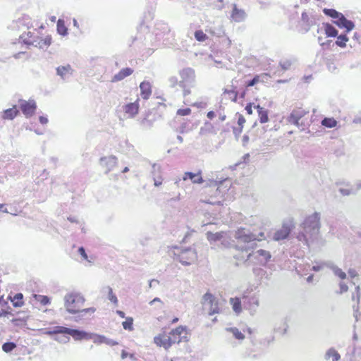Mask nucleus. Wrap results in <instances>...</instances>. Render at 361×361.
<instances>
[{"instance_id": "nucleus-1", "label": "nucleus", "mask_w": 361, "mask_h": 361, "mask_svg": "<svg viewBox=\"0 0 361 361\" xmlns=\"http://www.w3.org/2000/svg\"><path fill=\"white\" fill-rule=\"evenodd\" d=\"M233 240L226 239L223 237L221 244L228 248H233L241 253L238 255L247 253L250 250L257 247L256 240L257 237L250 229L240 227L233 233Z\"/></svg>"}, {"instance_id": "nucleus-2", "label": "nucleus", "mask_w": 361, "mask_h": 361, "mask_svg": "<svg viewBox=\"0 0 361 361\" xmlns=\"http://www.w3.org/2000/svg\"><path fill=\"white\" fill-rule=\"evenodd\" d=\"M319 221L320 214L319 212H314L306 217L300 225L301 230L296 236L297 239L307 244L309 240L315 238L320 228Z\"/></svg>"}, {"instance_id": "nucleus-3", "label": "nucleus", "mask_w": 361, "mask_h": 361, "mask_svg": "<svg viewBox=\"0 0 361 361\" xmlns=\"http://www.w3.org/2000/svg\"><path fill=\"white\" fill-rule=\"evenodd\" d=\"M255 249L250 250L246 255H235L234 257L244 262L248 261L252 262L255 264H259L262 266H266L271 258V253L265 250L259 249L257 251H254Z\"/></svg>"}, {"instance_id": "nucleus-4", "label": "nucleus", "mask_w": 361, "mask_h": 361, "mask_svg": "<svg viewBox=\"0 0 361 361\" xmlns=\"http://www.w3.org/2000/svg\"><path fill=\"white\" fill-rule=\"evenodd\" d=\"M173 258L184 266H188L197 259V254L194 247H175Z\"/></svg>"}, {"instance_id": "nucleus-5", "label": "nucleus", "mask_w": 361, "mask_h": 361, "mask_svg": "<svg viewBox=\"0 0 361 361\" xmlns=\"http://www.w3.org/2000/svg\"><path fill=\"white\" fill-rule=\"evenodd\" d=\"M155 37L159 45L167 46L172 44L173 34L169 26L164 23H159L155 26Z\"/></svg>"}, {"instance_id": "nucleus-6", "label": "nucleus", "mask_w": 361, "mask_h": 361, "mask_svg": "<svg viewBox=\"0 0 361 361\" xmlns=\"http://www.w3.org/2000/svg\"><path fill=\"white\" fill-rule=\"evenodd\" d=\"M84 302V298L77 293H68L64 297V306L66 311L71 314H76L79 312V308Z\"/></svg>"}, {"instance_id": "nucleus-7", "label": "nucleus", "mask_w": 361, "mask_h": 361, "mask_svg": "<svg viewBox=\"0 0 361 361\" xmlns=\"http://www.w3.org/2000/svg\"><path fill=\"white\" fill-rule=\"evenodd\" d=\"M189 332L186 326H179L173 329L168 335L171 340V347L175 343H188L190 341Z\"/></svg>"}, {"instance_id": "nucleus-8", "label": "nucleus", "mask_w": 361, "mask_h": 361, "mask_svg": "<svg viewBox=\"0 0 361 361\" xmlns=\"http://www.w3.org/2000/svg\"><path fill=\"white\" fill-rule=\"evenodd\" d=\"M307 113L308 111L301 107L295 108L292 110L289 116H287L286 121L298 128H300V126H302V122H300V120Z\"/></svg>"}, {"instance_id": "nucleus-9", "label": "nucleus", "mask_w": 361, "mask_h": 361, "mask_svg": "<svg viewBox=\"0 0 361 361\" xmlns=\"http://www.w3.org/2000/svg\"><path fill=\"white\" fill-rule=\"evenodd\" d=\"M179 74L181 78V80L179 81V86H194L195 75L192 68H183L180 71Z\"/></svg>"}, {"instance_id": "nucleus-10", "label": "nucleus", "mask_w": 361, "mask_h": 361, "mask_svg": "<svg viewBox=\"0 0 361 361\" xmlns=\"http://www.w3.org/2000/svg\"><path fill=\"white\" fill-rule=\"evenodd\" d=\"M20 108L22 113L25 116L26 118L31 117L35 112L37 109L36 102L34 100H20Z\"/></svg>"}, {"instance_id": "nucleus-11", "label": "nucleus", "mask_w": 361, "mask_h": 361, "mask_svg": "<svg viewBox=\"0 0 361 361\" xmlns=\"http://www.w3.org/2000/svg\"><path fill=\"white\" fill-rule=\"evenodd\" d=\"M118 159L114 155L102 157L99 159L100 165L106 169L105 173H108L114 169L117 164Z\"/></svg>"}, {"instance_id": "nucleus-12", "label": "nucleus", "mask_w": 361, "mask_h": 361, "mask_svg": "<svg viewBox=\"0 0 361 361\" xmlns=\"http://www.w3.org/2000/svg\"><path fill=\"white\" fill-rule=\"evenodd\" d=\"M154 343L157 346L164 348L166 350H169L171 348V340L169 339L168 335L165 332L154 336Z\"/></svg>"}, {"instance_id": "nucleus-13", "label": "nucleus", "mask_w": 361, "mask_h": 361, "mask_svg": "<svg viewBox=\"0 0 361 361\" xmlns=\"http://www.w3.org/2000/svg\"><path fill=\"white\" fill-rule=\"evenodd\" d=\"M90 332L78 329L69 328L68 334L71 336L75 341L90 340Z\"/></svg>"}, {"instance_id": "nucleus-14", "label": "nucleus", "mask_w": 361, "mask_h": 361, "mask_svg": "<svg viewBox=\"0 0 361 361\" xmlns=\"http://www.w3.org/2000/svg\"><path fill=\"white\" fill-rule=\"evenodd\" d=\"M139 99L134 102H130L125 104L123 106V110L128 115L130 118H134L139 112Z\"/></svg>"}, {"instance_id": "nucleus-15", "label": "nucleus", "mask_w": 361, "mask_h": 361, "mask_svg": "<svg viewBox=\"0 0 361 361\" xmlns=\"http://www.w3.org/2000/svg\"><path fill=\"white\" fill-rule=\"evenodd\" d=\"M231 17L235 22L240 23L246 19L247 14L243 9L238 8L236 4H233Z\"/></svg>"}, {"instance_id": "nucleus-16", "label": "nucleus", "mask_w": 361, "mask_h": 361, "mask_svg": "<svg viewBox=\"0 0 361 361\" xmlns=\"http://www.w3.org/2000/svg\"><path fill=\"white\" fill-rule=\"evenodd\" d=\"M190 180L193 183L201 184L204 182V180L201 176V171H199L197 173H193L187 171L184 173L183 180Z\"/></svg>"}, {"instance_id": "nucleus-17", "label": "nucleus", "mask_w": 361, "mask_h": 361, "mask_svg": "<svg viewBox=\"0 0 361 361\" xmlns=\"http://www.w3.org/2000/svg\"><path fill=\"white\" fill-rule=\"evenodd\" d=\"M140 96L143 99H148L152 94V85L148 81H142L140 84Z\"/></svg>"}, {"instance_id": "nucleus-18", "label": "nucleus", "mask_w": 361, "mask_h": 361, "mask_svg": "<svg viewBox=\"0 0 361 361\" xmlns=\"http://www.w3.org/2000/svg\"><path fill=\"white\" fill-rule=\"evenodd\" d=\"M133 69L130 67L122 68L118 73L115 74L111 79L112 82L121 81L133 73Z\"/></svg>"}, {"instance_id": "nucleus-19", "label": "nucleus", "mask_w": 361, "mask_h": 361, "mask_svg": "<svg viewBox=\"0 0 361 361\" xmlns=\"http://www.w3.org/2000/svg\"><path fill=\"white\" fill-rule=\"evenodd\" d=\"M290 233V228L289 226L283 225L281 229L276 231L274 234V240L279 241L288 238Z\"/></svg>"}, {"instance_id": "nucleus-20", "label": "nucleus", "mask_w": 361, "mask_h": 361, "mask_svg": "<svg viewBox=\"0 0 361 361\" xmlns=\"http://www.w3.org/2000/svg\"><path fill=\"white\" fill-rule=\"evenodd\" d=\"M68 327H66L63 326H55L48 329L45 332V334L53 337L56 336V335L59 336L60 334H68Z\"/></svg>"}, {"instance_id": "nucleus-21", "label": "nucleus", "mask_w": 361, "mask_h": 361, "mask_svg": "<svg viewBox=\"0 0 361 361\" xmlns=\"http://www.w3.org/2000/svg\"><path fill=\"white\" fill-rule=\"evenodd\" d=\"M35 40H37V42L34 44V47H38L40 49H47L51 44V37L50 35L46 36L44 39L37 37Z\"/></svg>"}, {"instance_id": "nucleus-22", "label": "nucleus", "mask_w": 361, "mask_h": 361, "mask_svg": "<svg viewBox=\"0 0 361 361\" xmlns=\"http://www.w3.org/2000/svg\"><path fill=\"white\" fill-rule=\"evenodd\" d=\"M18 114L19 111L17 109V106H13L12 108H9L3 111L2 118L5 120H13L18 116Z\"/></svg>"}, {"instance_id": "nucleus-23", "label": "nucleus", "mask_w": 361, "mask_h": 361, "mask_svg": "<svg viewBox=\"0 0 361 361\" xmlns=\"http://www.w3.org/2000/svg\"><path fill=\"white\" fill-rule=\"evenodd\" d=\"M255 109H257L259 121L261 123H265L269 121V110L262 107L260 105L257 104L255 106Z\"/></svg>"}, {"instance_id": "nucleus-24", "label": "nucleus", "mask_w": 361, "mask_h": 361, "mask_svg": "<svg viewBox=\"0 0 361 361\" xmlns=\"http://www.w3.org/2000/svg\"><path fill=\"white\" fill-rule=\"evenodd\" d=\"M323 27L327 37H336L338 34V30L329 23H324Z\"/></svg>"}, {"instance_id": "nucleus-25", "label": "nucleus", "mask_w": 361, "mask_h": 361, "mask_svg": "<svg viewBox=\"0 0 361 361\" xmlns=\"http://www.w3.org/2000/svg\"><path fill=\"white\" fill-rule=\"evenodd\" d=\"M324 264L326 266V267H329L331 269L334 274L339 277L341 279H345L346 278V274L342 271L341 269L338 268L337 266L331 262H326L324 263Z\"/></svg>"}, {"instance_id": "nucleus-26", "label": "nucleus", "mask_w": 361, "mask_h": 361, "mask_svg": "<svg viewBox=\"0 0 361 361\" xmlns=\"http://www.w3.org/2000/svg\"><path fill=\"white\" fill-rule=\"evenodd\" d=\"M72 71L70 65L61 66L56 68V74L64 80L67 75H72Z\"/></svg>"}, {"instance_id": "nucleus-27", "label": "nucleus", "mask_w": 361, "mask_h": 361, "mask_svg": "<svg viewBox=\"0 0 361 361\" xmlns=\"http://www.w3.org/2000/svg\"><path fill=\"white\" fill-rule=\"evenodd\" d=\"M224 235V232L212 233L211 231H208L206 233L207 238L210 242V243H216L217 241H221Z\"/></svg>"}, {"instance_id": "nucleus-28", "label": "nucleus", "mask_w": 361, "mask_h": 361, "mask_svg": "<svg viewBox=\"0 0 361 361\" xmlns=\"http://www.w3.org/2000/svg\"><path fill=\"white\" fill-rule=\"evenodd\" d=\"M56 30H57L58 34H59L60 35H61L63 37L66 36L68 34V28L65 25V22H64L63 19L59 18L57 20Z\"/></svg>"}, {"instance_id": "nucleus-29", "label": "nucleus", "mask_w": 361, "mask_h": 361, "mask_svg": "<svg viewBox=\"0 0 361 361\" xmlns=\"http://www.w3.org/2000/svg\"><path fill=\"white\" fill-rule=\"evenodd\" d=\"M8 298L11 300L14 307H20L24 303L23 295L21 293H16L12 298L9 296Z\"/></svg>"}, {"instance_id": "nucleus-30", "label": "nucleus", "mask_w": 361, "mask_h": 361, "mask_svg": "<svg viewBox=\"0 0 361 361\" xmlns=\"http://www.w3.org/2000/svg\"><path fill=\"white\" fill-rule=\"evenodd\" d=\"M193 128V125L190 126V123L183 121L180 123L179 128L176 130V132L180 134H185L191 131Z\"/></svg>"}, {"instance_id": "nucleus-31", "label": "nucleus", "mask_w": 361, "mask_h": 361, "mask_svg": "<svg viewBox=\"0 0 361 361\" xmlns=\"http://www.w3.org/2000/svg\"><path fill=\"white\" fill-rule=\"evenodd\" d=\"M332 357L333 361H338L341 359L340 354L334 348H329L324 355V359L329 360Z\"/></svg>"}, {"instance_id": "nucleus-32", "label": "nucleus", "mask_w": 361, "mask_h": 361, "mask_svg": "<svg viewBox=\"0 0 361 361\" xmlns=\"http://www.w3.org/2000/svg\"><path fill=\"white\" fill-rule=\"evenodd\" d=\"M321 124L328 128H332L337 126V121L333 117H325L322 120Z\"/></svg>"}, {"instance_id": "nucleus-33", "label": "nucleus", "mask_w": 361, "mask_h": 361, "mask_svg": "<svg viewBox=\"0 0 361 361\" xmlns=\"http://www.w3.org/2000/svg\"><path fill=\"white\" fill-rule=\"evenodd\" d=\"M337 40L335 42V44L339 47L344 48L346 47V42L348 41L347 33H341L336 36Z\"/></svg>"}, {"instance_id": "nucleus-34", "label": "nucleus", "mask_w": 361, "mask_h": 361, "mask_svg": "<svg viewBox=\"0 0 361 361\" xmlns=\"http://www.w3.org/2000/svg\"><path fill=\"white\" fill-rule=\"evenodd\" d=\"M32 297L37 302H39L42 305L45 306L51 303V298L47 295L33 294Z\"/></svg>"}, {"instance_id": "nucleus-35", "label": "nucleus", "mask_w": 361, "mask_h": 361, "mask_svg": "<svg viewBox=\"0 0 361 361\" xmlns=\"http://www.w3.org/2000/svg\"><path fill=\"white\" fill-rule=\"evenodd\" d=\"M226 330L231 332L237 340L242 341L245 338L244 334L236 327H228Z\"/></svg>"}, {"instance_id": "nucleus-36", "label": "nucleus", "mask_w": 361, "mask_h": 361, "mask_svg": "<svg viewBox=\"0 0 361 361\" xmlns=\"http://www.w3.org/2000/svg\"><path fill=\"white\" fill-rule=\"evenodd\" d=\"M230 301L231 304L232 305L233 311L235 313H240L242 310L240 299L238 298H231Z\"/></svg>"}, {"instance_id": "nucleus-37", "label": "nucleus", "mask_w": 361, "mask_h": 361, "mask_svg": "<svg viewBox=\"0 0 361 361\" xmlns=\"http://www.w3.org/2000/svg\"><path fill=\"white\" fill-rule=\"evenodd\" d=\"M90 340H92L95 344L99 345L104 343L105 336L94 333H90Z\"/></svg>"}, {"instance_id": "nucleus-38", "label": "nucleus", "mask_w": 361, "mask_h": 361, "mask_svg": "<svg viewBox=\"0 0 361 361\" xmlns=\"http://www.w3.org/2000/svg\"><path fill=\"white\" fill-rule=\"evenodd\" d=\"M16 348V343L13 341H7L2 345V350L5 353H11Z\"/></svg>"}, {"instance_id": "nucleus-39", "label": "nucleus", "mask_w": 361, "mask_h": 361, "mask_svg": "<svg viewBox=\"0 0 361 361\" xmlns=\"http://www.w3.org/2000/svg\"><path fill=\"white\" fill-rule=\"evenodd\" d=\"M346 20L347 18L345 16L343 13H340L339 16H337L336 18H335L334 20V23L336 24L339 28L343 29V24H345Z\"/></svg>"}, {"instance_id": "nucleus-40", "label": "nucleus", "mask_w": 361, "mask_h": 361, "mask_svg": "<svg viewBox=\"0 0 361 361\" xmlns=\"http://www.w3.org/2000/svg\"><path fill=\"white\" fill-rule=\"evenodd\" d=\"M323 13L326 16L332 18L334 20H335V18H336V17L338 16L339 13H340V12L337 11L336 10H335L334 8H326L323 9Z\"/></svg>"}, {"instance_id": "nucleus-41", "label": "nucleus", "mask_w": 361, "mask_h": 361, "mask_svg": "<svg viewBox=\"0 0 361 361\" xmlns=\"http://www.w3.org/2000/svg\"><path fill=\"white\" fill-rule=\"evenodd\" d=\"M123 328L125 330L132 331L133 329V319L132 317H128L122 323Z\"/></svg>"}, {"instance_id": "nucleus-42", "label": "nucleus", "mask_w": 361, "mask_h": 361, "mask_svg": "<svg viewBox=\"0 0 361 361\" xmlns=\"http://www.w3.org/2000/svg\"><path fill=\"white\" fill-rule=\"evenodd\" d=\"M68 336V334H60L59 336L56 335V336H54L53 338L59 343H66L70 341V337Z\"/></svg>"}, {"instance_id": "nucleus-43", "label": "nucleus", "mask_w": 361, "mask_h": 361, "mask_svg": "<svg viewBox=\"0 0 361 361\" xmlns=\"http://www.w3.org/2000/svg\"><path fill=\"white\" fill-rule=\"evenodd\" d=\"M203 300L205 302L210 304V305H213L216 300V298L209 292L203 295Z\"/></svg>"}, {"instance_id": "nucleus-44", "label": "nucleus", "mask_w": 361, "mask_h": 361, "mask_svg": "<svg viewBox=\"0 0 361 361\" xmlns=\"http://www.w3.org/2000/svg\"><path fill=\"white\" fill-rule=\"evenodd\" d=\"M11 323L17 327L22 328L26 326L27 322H25L23 319H18L17 317H14L11 320Z\"/></svg>"}, {"instance_id": "nucleus-45", "label": "nucleus", "mask_w": 361, "mask_h": 361, "mask_svg": "<svg viewBox=\"0 0 361 361\" xmlns=\"http://www.w3.org/2000/svg\"><path fill=\"white\" fill-rule=\"evenodd\" d=\"M355 27V23L350 20L347 19L345 24H343V29L345 30V33L350 32Z\"/></svg>"}, {"instance_id": "nucleus-46", "label": "nucleus", "mask_w": 361, "mask_h": 361, "mask_svg": "<svg viewBox=\"0 0 361 361\" xmlns=\"http://www.w3.org/2000/svg\"><path fill=\"white\" fill-rule=\"evenodd\" d=\"M195 37L198 42H204L207 38V35L202 30H197L195 32Z\"/></svg>"}, {"instance_id": "nucleus-47", "label": "nucleus", "mask_w": 361, "mask_h": 361, "mask_svg": "<svg viewBox=\"0 0 361 361\" xmlns=\"http://www.w3.org/2000/svg\"><path fill=\"white\" fill-rule=\"evenodd\" d=\"M292 65V61L290 60H285V61H281L279 62V66L281 68V70L283 71H288L290 69V66Z\"/></svg>"}, {"instance_id": "nucleus-48", "label": "nucleus", "mask_w": 361, "mask_h": 361, "mask_svg": "<svg viewBox=\"0 0 361 361\" xmlns=\"http://www.w3.org/2000/svg\"><path fill=\"white\" fill-rule=\"evenodd\" d=\"M259 81V76L258 75H256L252 79L246 81L245 87H252L255 85Z\"/></svg>"}, {"instance_id": "nucleus-49", "label": "nucleus", "mask_w": 361, "mask_h": 361, "mask_svg": "<svg viewBox=\"0 0 361 361\" xmlns=\"http://www.w3.org/2000/svg\"><path fill=\"white\" fill-rule=\"evenodd\" d=\"M109 290V293L107 294V298L112 303L117 305L118 300L117 298V296L113 293L112 289H108Z\"/></svg>"}, {"instance_id": "nucleus-50", "label": "nucleus", "mask_w": 361, "mask_h": 361, "mask_svg": "<svg viewBox=\"0 0 361 361\" xmlns=\"http://www.w3.org/2000/svg\"><path fill=\"white\" fill-rule=\"evenodd\" d=\"M169 85L171 87H175L177 85H179V81L176 76H171L168 79Z\"/></svg>"}, {"instance_id": "nucleus-51", "label": "nucleus", "mask_w": 361, "mask_h": 361, "mask_svg": "<svg viewBox=\"0 0 361 361\" xmlns=\"http://www.w3.org/2000/svg\"><path fill=\"white\" fill-rule=\"evenodd\" d=\"M210 310L209 312V315H213L214 314L219 312V308L218 307V301L216 300V302L214 303L213 305H210Z\"/></svg>"}, {"instance_id": "nucleus-52", "label": "nucleus", "mask_w": 361, "mask_h": 361, "mask_svg": "<svg viewBox=\"0 0 361 361\" xmlns=\"http://www.w3.org/2000/svg\"><path fill=\"white\" fill-rule=\"evenodd\" d=\"M160 169H161V167L159 165L154 164L152 166V171H151L152 177L160 175Z\"/></svg>"}, {"instance_id": "nucleus-53", "label": "nucleus", "mask_w": 361, "mask_h": 361, "mask_svg": "<svg viewBox=\"0 0 361 361\" xmlns=\"http://www.w3.org/2000/svg\"><path fill=\"white\" fill-rule=\"evenodd\" d=\"M16 316V317H17L18 319H21V318L23 319L25 322H27V320L28 319V318L30 317L29 314L25 311L17 312Z\"/></svg>"}, {"instance_id": "nucleus-54", "label": "nucleus", "mask_w": 361, "mask_h": 361, "mask_svg": "<svg viewBox=\"0 0 361 361\" xmlns=\"http://www.w3.org/2000/svg\"><path fill=\"white\" fill-rule=\"evenodd\" d=\"M302 20L306 23L307 28H306V32H308L310 30V18L306 12H303L301 16Z\"/></svg>"}, {"instance_id": "nucleus-55", "label": "nucleus", "mask_w": 361, "mask_h": 361, "mask_svg": "<svg viewBox=\"0 0 361 361\" xmlns=\"http://www.w3.org/2000/svg\"><path fill=\"white\" fill-rule=\"evenodd\" d=\"M360 296H361L360 288L359 286H357L355 287V292L353 293L352 300H357V301H359L360 298Z\"/></svg>"}, {"instance_id": "nucleus-56", "label": "nucleus", "mask_w": 361, "mask_h": 361, "mask_svg": "<svg viewBox=\"0 0 361 361\" xmlns=\"http://www.w3.org/2000/svg\"><path fill=\"white\" fill-rule=\"evenodd\" d=\"M190 113H191V109L188 107L184 108V109H179L177 111V115H179V116H188V115L190 114Z\"/></svg>"}, {"instance_id": "nucleus-57", "label": "nucleus", "mask_w": 361, "mask_h": 361, "mask_svg": "<svg viewBox=\"0 0 361 361\" xmlns=\"http://www.w3.org/2000/svg\"><path fill=\"white\" fill-rule=\"evenodd\" d=\"M95 310H96L94 307H89L82 310L79 309V312H78L77 313H80L81 317H84L85 314L89 312L93 313L95 312Z\"/></svg>"}, {"instance_id": "nucleus-58", "label": "nucleus", "mask_w": 361, "mask_h": 361, "mask_svg": "<svg viewBox=\"0 0 361 361\" xmlns=\"http://www.w3.org/2000/svg\"><path fill=\"white\" fill-rule=\"evenodd\" d=\"M78 252L82 259L87 260L88 256L86 253L85 249L82 246L78 247Z\"/></svg>"}, {"instance_id": "nucleus-59", "label": "nucleus", "mask_w": 361, "mask_h": 361, "mask_svg": "<svg viewBox=\"0 0 361 361\" xmlns=\"http://www.w3.org/2000/svg\"><path fill=\"white\" fill-rule=\"evenodd\" d=\"M152 178H153V180H154V185L156 187H158V186L161 185V183H162V178H161V175L153 176Z\"/></svg>"}, {"instance_id": "nucleus-60", "label": "nucleus", "mask_w": 361, "mask_h": 361, "mask_svg": "<svg viewBox=\"0 0 361 361\" xmlns=\"http://www.w3.org/2000/svg\"><path fill=\"white\" fill-rule=\"evenodd\" d=\"M104 343L109 346H114L118 345V343L113 339L109 338L105 336Z\"/></svg>"}, {"instance_id": "nucleus-61", "label": "nucleus", "mask_w": 361, "mask_h": 361, "mask_svg": "<svg viewBox=\"0 0 361 361\" xmlns=\"http://www.w3.org/2000/svg\"><path fill=\"white\" fill-rule=\"evenodd\" d=\"M339 192L343 196H348V195H350L354 193L353 192V190L349 189V188H340Z\"/></svg>"}, {"instance_id": "nucleus-62", "label": "nucleus", "mask_w": 361, "mask_h": 361, "mask_svg": "<svg viewBox=\"0 0 361 361\" xmlns=\"http://www.w3.org/2000/svg\"><path fill=\"white\" fill-rule=\"evenodd\" d=\"M339 286H340V290H339V292H338L339 294L345 293L348 290V287L347 284L344 282H340Z\"/></svg>"}, {"instance_id": "nucleus-63", "label": "nucleus", "mask_w": 361, "mask_h": 361, "mask_svg": "<svg viewBox=\"0 0 361 361\" xmlns=\"http://www.w3.org/2000/svg\"><path fill=\"white\" fill-rule=\"evenodd\" d=\"M331 44L332 40L328 39L326 42H324V43H320V46L323 49H331Z\"/></svg>"}, {"instance_id": "nucleus-64", "label": "nucleus", "mask_w": 361, "mask_h": 361, "mask_svg": "<svg viewBox=\"0 0 361 361\" xmlns=\"http://www.w3.org/2000/svg\"><path fill=\"white\" fill-rule=\"evenodd\" d=\"M183 90V97H186L187 95L190 94V87H192V86H189V85H184V86H180Z\"/></svg>"}]
</instances>
